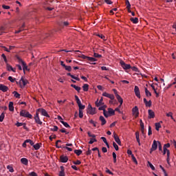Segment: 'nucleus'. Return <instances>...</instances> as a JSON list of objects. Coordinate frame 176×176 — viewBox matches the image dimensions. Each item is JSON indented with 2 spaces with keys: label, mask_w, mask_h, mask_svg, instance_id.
I'll return each mask as SVG.
<instances>
[{
  "label": "nucleus",
  "mask_w": 176,
  "mask_h": 176,
  "mask_svg": "<svg viewBox=\"0 0 176 176\" xmlns=\"http://www.w3.org/2000/svg\"><path fill=\"white\" fill-rule=\"evenodd\" d=\"M102 101L103 99L101 98L100 100H97V101L95 102L96 107L98 108L99 111H106L107 109V105L104 104Z\"/></svg>",
  "instance_id": "1"
},
{
  "label": "nucleus",
  "mask_w": 176,
  "mask_h": 176,
  "mask_svg": "<svg viewBox=\"0 0 176 176\" xmlns=\"http://www.w3.org/2000/svg\"><path fill=\"white\" fill-rule=\"evenodd\" d=\"M16 58L18 63H19V64L22 65V66H23V71L24 74H25L26 71H30V69H28V66H27V64L25 63L23 60L21 59V58H20V56L16 55Z\"/></svg>",
  "instance_id": "2"
},
{
  "label": "nucleus",
  "mask_w": 176,
  "mask_h": 176,
  "mask_svg": "<svg viewBox=\"0 0 176 176\" xmlns=\"http://www.w3.org/2000/svg\"><path fill=\"white\" fill-rule=\"evenodd\" d=\"M79 57H80L83 60H87L88 61H90L91 63H95V61H97V59L96 58L87 56L84 54H81L80 56H79Z\"/></svg>",
  "instance_id": "3"
},
{
  "label": "nucleus",
  "mask_w": 176,
  "mask_h": 176,
  "mask_svg": "<svg viewBox=\"0 0 176 176\" xmlns=\"http://www.w3.org/2000/svg\"><path fill=\"white\" fill-rule=\"evenodd\" d=\"M20 116H23V118H29V119H31L32 118V115L30 114L28 111H21L20 112Z\"/></svg>",
  "instance_id": "4"
},
{
  "label": "nucleus",
  "mask_w": 176,
  "mask_h": 176,
  "mask_svg": "<svg viewBox=\"0 0 176 176\" xmlns=\"http://www.w3.org/2000/svg\"><path fill=\"white\" fill-rule=\"evenodd\" d=\"M116 98H117L118 102H120V104L118 107L114 109V111H120V107H122V104H123V98H122V97L119 95H117Z\"/></svg>",
  "instance_id": "5"
},
{
  "label": "nucleus",
  "mask_w": 176,
  "mask_h": 176,
  "mask_svg": "<svg viewBox=\"0 0 176 176\" xmlns=\"http://www.w3.org/2000/svg\"><path fill=\"white\" fill-rule=\"evenodd\" d=\"M158 145H159V144L157 143V141L154 140L153 143L152 144V147L151 148L150 153H152V152H153L154 151H156V149H157V146Z\"/></svg>",
  "instance_id": "6"
},
{
  "label": "nucleus",
  "mask_w": 176,
  "mask_h": 176,
  "mask_svg": "<svg viewBox=\"0 0 176 176\" xmlns=\"http://www.w3.org/2000/svg\"><path fill=\"white\" fill-rule=\"evenodd\" d=\"M134 92L138 98H141V93L140 92V88L138 87V86H135Z\"/></svg>",
  "instance_id": "7"
},
{
  "label": "nucleus",
  "mask_w": 176,
  "mask_h": 176,
  "mask_svg": "<svg viewBox=\"0 0 176 176\" xmlns=\"http://www.w3.org/2000/svg\"><path fill=\"white\" fill-rule=\"evenodd\" d=\"M121 67H123L124 69H131V65L129 64H126L124 61L120 62Z\"/></svg>",
  "instance_id": "8"
},
{
  "label": "nucleus",
  "mask_w": 176,
  "mask_h": 176,
  "mask_svg": "<svg viewBox=\"0 0 176 176\" xmlns=\"http://www.w3.org/2000/svg\"><path fill=\"white\" fill-rule=\"evenodd\" d=\"M0 90L3 93H6V91L9 90V87H8V86L4 85L3 84H0Z\"/></svg>",
  "instance_id": "9"
},
{
  "label": "nucleus",
  "mask_w": 176,
  "mask_h": 176,
  "mask_svg": "<svg viewBox=\"0 0 176 176\" xmlns=\"http://www.w3.org/2000/svg\"><path fill=\"white\" fill-rule=\"evenodd\" d=\"M113 138L118 144L122 145V142H120V139L119 138V136H118V135L115 133H113Z\"/></svg>",
  "instance_id": "10"
},
{
  "label": "nucleus",
  "mask_w": 176,
  "mask_h": 176,
  "mask_svg": "<svg viewBox=\"0 0 176 176\" xmlns=\"http://www.w3.org/2000/svg\"><path fill=\"white\" fill-rule=\"evenodd\" d=\"M144 103L145 104L146 107H151L152 106V101L151 100H146V98L143 99Z\"/></svg>",
  "instance_id": "11"
},
{
  "label": "nucleus",
  "mask_w": 176,
  "mask_h": 176,
  "mask_svg": "<svg viewBox=\"0 0 176 176\" xmlns=\"http://www.w3.org/2000/svg\"><path fill=\"white\" fill-rule=\"evenodd\" d=\"M135 138H136L137 142L138 143L139 146H141V142L140 140V132L139 131L135 132Z\"/></svg>",
  "instance_id": "12"
},
{
  "label": "nucleus",
  "mask_w": 176,
  "mask_h": 176,
  "mask_svg": "<svg viewBox=\"0 0 176 176\" xmlns=\"http://www.w3.org/2000/svg\"><path fill=\"white\" fill-rule=\"evenodd\" d=\"M59 25L60 27H68V25H69V22L68 21H62L60 23H59Z\"/></svg>",
  "instance_id": "13"
},
{
  "label": "nucleus",
  "mask_w": 176,
  "mask_h": 176,
  "mask_svg": "<svg viewBox=\"0 0 176 176\" xmlns=\"http://www.w3.org/2000/svg\"><path fill=\"white\" fill-rule=\"evenodd\" d=\"M60 162H62V163H67L68 162V157L67 156H60Z\"/></svg>",
  "instance_id": "14"
},
{
  "label": "nucleus",
  "mask_w": 176,
  "mask_h": 176,
  "mask_svg": "<svg viewBox=\"0 0 176 176\" xmlns=\"http://www.w3.org/2000/svg\"><path fill=\"white\" fill-rule=\"evenodd\" d=\"M155 118V112L153 111H148V119H153Z\"/></svg>",
  "instance_id": "15"
},
{
  "label": "nucleus",
  "mask_w": 176,
  "mask_h": 176,
  "mask_svg": "<svg viewBox=\"0 0 176 176\" xmlns=\"http://www.w3.org/2000/svg\"><path fill=\"white\" fill-rule=\"evenodd\" d=\"M160 123H163V122L160 121V122H157L155 124V130H157V131H159V129H162V125L160 124Z\"/></svg>",
  "instance_id": "16"
},
{
  "label": "nucleus",
  "mask_w": 176,
  "mask_h": 176,
  "mask_svg": "<svg viewBox=\"0 0 176 176\" xmlns=\"http://www.w3.org/2000/svg\"><path fill=\"white\" fill-rule=\"evenodd\" d=\"M20 82H22L23 86H21V87H24L28 83V80L24 79L23 77L21 78Z\"/></svg>",
  "instance_id": "17"
},
{
  "label": "nucleus",
  "mask_w": 176,
  "mask_h": 176,
  "mask_svg": "<svg viewBox=\"0 0 176 176\" xmlns=\"http://www.w3.org/2000/svg\"><path fill=\"white\" fill-rule=\"evenodd\" d=\"M100 122H102V123H101L102 126H104V124H106L107 120H105V118H104V116H100Z\"/></svg>",
  "instance_id": "18"
},
{
  "label": "nucleus",
  "mask_w": 176,
  "mask_h": 176,
  "mask_svg": "<svg viewBox=\"0 0 176 176\" xmlns=\"http://www.w3.org/2000/svg\"><path fill=\"white\" fill-rule=\"evenodd\" d=\"M35 121L38 124H42V122L39 120V116H38V113H36V116L34 117Z\"/></svg>",
  "instance_id": "19"
},
{
  "label": "nucleus",
  "mask_w": 176,
  "mask_h": 176,
  "mask_svg": "<svg viewBox=\"0 0 176 176\" xmlns=\"http://www.w3.org/2000/svg\"><path fill=\"white\" fill-rule=\"evenodd\" d=\"M71 87H73L74 89H75V90H76V91H78V93H80L81 88L80 87H78L76 85L72 84Z\"/></svg>",
  "instance_id": "20"
},
{
  "label": "nucleus",
  "mask_w": 176,
  "mask_h": 176,
  "mask_svg": "<svg viewBox=\"0 0 176 176\" xmlns=\"http://www.w3.org/2000/svg\"><path fill=\"white\" fill-rule=\"evenodd\" d=\"M21 162L22 163V164L27 166L28 164V160L27 158H21Z\"/></svg>",
  "instance_id": "21"
},
{
  "label": "nucleus",
  "mask_w": 176,
  "mask_h": 176,
  "mask_svg": "<svg viewBox=\"0 0 176 176\" xmlns=\"http://www.w3.org/2000/svg\"><path fill=\"white\" fill-rule=\"evenodd\" d=\"M9 111H14V107H13V102H10L8 104Z\"/></svg>",
  "instance_id": "22"
},
{
  "label": "nucleus",
  "mask_w": 176,
  "mask_h": 176,
  "mask_svg": "<svg viewBox=\"0 0 176 176\" xmlns=\"http://www.w3.org/2000/svg\"><path fill=\"white\" fill-rule=\"evenodd\" d=\"M130 20L132 23H133V24H138V18L137 17L135 18L131 17Z\"/></svg>",
  "instance_id": "23"
},
{
  "label": "nucleus",
  "mask_w": 176,
  "mask_h": 176,
  "mask_svg": "<svg viewBox=\"0 0 176 176\" xmlns=\"http://www.w3.org/2000/svg\"><path fill=\"white\" fill-rule=\"evenodd\" d=\"M145 94L146 97L152 96V94L151 93V91H149V90H148V88H145Z\"/></svg>",
  "instance_id": "24"
},
{
  "label": "nucleus",
  "mask_w": 176,
  "mask_h": 176,
  "mask_svg": "<svg viewBox=\"0 0 176 176\" xmlns=\"http://www.w3.org/2000/svg\"><path fill=\"white\" fill-rule=\"evenodd\" d=\"M61 170L59 172V176H65L64 173V166H60Z\"/></svg>",
  "instance_id": "25"
},
{
  "label": "nucleus",
  "mask_w": 176,
  "mask_h": 176,
  "mask_svg": "<svg viewBox=\"0 0 176 176\" xmlns=\"http://www.w3.org/2000/svg\"><path fill=\"white\" fill-rule=\"evenodd\" d=\"M84 91H89V85L87 84H84L82 86Z\"/></svg>",
  "instance_id": "26"
},
{
  "label": "nucleus",
  "mask_w": 176,
  "mask_h": 176,
  "mask_svg": "<svg viewBox=\"0 0 176 176\" xmlns=\"http://www.w3.org/2000/svg\"><path fill=\"white\" fill-rule=\"evenodd\" d=\"M63 68H65L66 71H68V72L72 71V67L71 66L65 65Z\"/></svg>",
  "instance_id": "27"
},
{
  "label": "nucleus",
  "mask_w": 176,
  "mask_h": 176,
  "mask_svg": "<svg viewBox=\"0 0 176 176\" xmlns=\"http://www.w3.org/2000/svg\"><path fill=\"white\" fill-rule=\"evenodd\" d=\"M74 153L77 155V156H80L82 155V150L78 149V150H74Z\"/></svg>",
  "instance_id": "28"
},
{
  "label": "nucleus",
  "mask_w": 176,
  "mask_h": 176,
  "mask_svg": "<svg viewBox=\"0 0 176 176\" xmlns=\"http://www.w3.org/2000/svg\"><path fill=\"white\" fill-rule=\"evenodd\" d=\"M75 99L78 105H80V104H82V102H80V99H79V97H78V96H75Z\"/></svg>",
  "instance_id": "29"
},
{
  "label": "nucleus",
  "mask_w": 176,
  "mask_h": 176,
  "mask_svg": "<svg viewBox=\"0 0 176 176\" xmlns=\"http://www.w3.org/2000/svg\"><path fill=\"white\" fill-rule=\"evenodd\" d=\"M103 115L104 116H105L106 118H109V116H111L109 115V111H103Z\"/></svg>",
  "instance_id": "30"
},
{
  "label": "nucleus",
  "mask_w": 176,
  "mask_h": 176,
  "mask_svg": "<svg viewBox=\"0 0 176 176\" xmlns=\"http://www.w3.org/2000/svg\"><path fill=\"white\" fill-rule=\"evenodd\" d=\"M132 115H133L135 118H138V115H140V113L138 112V111H133Z\"/></svg>",
  "instance_id": "31"
},
{
  "label": "nucleus",
  "mask_w": 176,
  "mask_h": 176,
  "mask_svg": "<svg viewBox=\"0 0 176 176\" xmlns=\"http://www.w3.org/2000/svg\"><path fill=\"white\" fill-rule=\"evenodd\" d=\"M94 142H97V139L95 138H91L90 141L89 142V144H94Z\"/></svg>",
  "instance_id": "32"
},
{
  "label": "nucleus",
  "mask_w": 176,
  "mask_h": 176,
  "mask_svg": "<svg viewBox=\"0 0 176 176\" xmlns=\"http://www.w3.org/2000/svg\"><path fill=\"white\" fill-rule=\"evenodd\" d=\"M33 147L34 148V149L36 151H38V149H39V148H41V145H39L38 143L36 144H34L33 145Z\"/></svg>",
  "instance_id": "33"
},
{
  "label": "nucleus",
  "mask_w": 176,
  "mask_h": 176,
  "mask_svg": "<svg viewBox=\"0 0 176 176\" xmlns=\"http://www.w3.org/2000/svg\"><path fill=\"white\" fill-rule=\"evenodd\" d=\"M8 170H9L10 173H13L14 170L13 169V167L10 165H8L7 166Z\"/></svg>",
  "instance_id": "34"
},
{
  "label": "nucleus",
  "mask_w": 176,
  "mask_h": 176,
  "mask_svg": "<svg viewBox=\"0 0 176 176\" xmlns=\"http://www.w3.org/2000/svg\"><path fill=\"white\" fill-rule=\"evenodd\" d=\"M113 146L116 151H119V146L115 142H113Z\"/></svg>",
  "instance_id": "35"
},
{
  "label": "nucleus",
  "mask_w": 176,
  "mask_h": 176,
  "mask_svg": "<svg viewBox=\"0 0 176 176\" xmlns=\"http://www.w3.org/2000/svg\"><path fill=\"white\" fill-rule=\"evenodd\" d=\"M13 94L16 98H20V94H19L17 91H14Z\"/></svg>",
  "instance_id": "36"
},
{
  "label": "nucleus",
  "mask_w": 176,
  "mask_h": 176,
  "mask_svg": "<svg viewBox=\"0 0 176 176\" xmlns=\"http://www.w3.org/2000/svg\"><path fill=\"white\" fill-rule=\"evenodd\" d=\"M3 119H5V113H1L0 116V122H3Z\"/></svg>",
  "instance_id": "37"
},
{
  "label": "nucleus",
  "mask_w": 176,
  "mask_h": 176,
  "mask_svg": "<svg viewBox=\"0 0 176 176\" xmlns=\"http://www.w3.org/2000/svg\"><path fill=\"white\" fill-rule=\"evenodd\" d=\"M94 57H95L96 58H101V57H102V56L101 54L94 53Z\"/></svg>",
  "instance_id": "38"
},
{
  "label": "nucleus",
  "mask_w": 176,
  "mask_h": 176,
  "mask_svg": "<svg viewBox=\"0 0 176 176\" xmlns=\"http://www.w3.org/2000/svg\"><path fill=\"white\" fill-rule=\"evenodd\" d=\"M60 123H62V124H63V126H65V127H67V128H69L71 127L69 126V124H68L67 122H64V121H60Z\"/></svg>",
  "instance_id": "39"
},
{
  "label": "nucleus",
  "mask_w": 176,
  "mask_h": 176,
  "mask_svg": "<svg viewBox=\"0 0 176 176\" xmlns=\"http://www.w3.org/2000/svg\"><path fill=\"white\" fill-rule=\"evenodd\" d=\"M131 69H132V71H134L135 72H140V70H138V68H137V67L133 66V67H131Z\"/></svg>",
  "instance_id": "40"
},
{
  "label": "nucleus",
  "mask_w": 176,
  "mask_h": 176,
  "mask_svg": "<svg viewBox=\"0 0 176 176\" xmlns=\"http://www.w3.org/2000/svg\"><path fill=\"white\" fill-rule=\"evenodd\" d=\"M148 164L149 167L151 168V170H153V171H155V166H153V165L152 164V163H151L150 162H148Z\"/></svg>",
  "instance_id": "41"
},
{
  "label": "nucleus",
  "mask_w": 176,
  "mask_h": 176,
  "mask_svg": "<svg viewBox=\"0 0 176 176\" xmlns=\"http://www.w3.org/2000/svg\"><path fill=\"white\" fill-rule=\"evenodd\" d=\"M88 115H96L97 112L96 111H87Z\"/></svg>",
  "instance_id": "42"
},
{
  "label": "nucleus",
  "mask_w": 176,
  "mask_h": 176,
  "mask_svg": "<svg viewBox=\"0 0 176 176\" xmlns=\"http://www.w3.org/2000/svg\"><path fill=\"white\" fill-rule=\"evenodd\" d=\"M25 142H28V144H30L32 146L34 145V142H32L31 140H26Z\"/></svg>",
  "instance_id": "43"
},
{
  "label": "nucleus",
  "mask_w": 176,
  "mask_h": 176,
  "mask_svg": "<svg viewBox=\"0 0 176 176\" xmlns=\"http://www.w3.org/2000/svg\"><path fill=\"white\" fill-rule=\"evenodd\" d=\"M166 116H168V118H171V119H173V120H174V118H173V113H171V112L167 113Z\"/></svg>",
  "instance_id": "44"
},
{
  "label": "nucleus",
  "mask_w": 176,
  "mask_h": 176,
  "mask_svg": "<svg viewBox=\"0 0 176 176\" xmlns=\"http://www.w3.org/2000/svg\"><path fill=\"white\" fill-rule=\"evenodd\" d=\"M131 157H132L133 162L135 163V164H138V162H137V159H135V157L134 156V155H132Z\"/></svg>",
  "instance_id": "45"
},
{
  "label": "nucleus",
  "mask_w": 176,
  "mask_h": 176,
  "mask_svg": "<svg viewBox=\"0 0 176 176\" xmlns=\"http://www.w3.org/2000/svg\"><path fill=\"white\" fill-rule=\"evenodd\" d=\"M8 80H10V82H12V83H14V80H16V78H13V77L9 76V77H8Z\"/></svg>",
  "instance_id": "46"
},
{
  "label": "nucleus",
  "mask_w": 176,
  "mask_h": 176,
  "mask_svg": "<svg viewBox=\"0 0 176 176\" xmlns=\"http://www.w3.org/2000/svg\"><path fill=\"white\" fill-rule=\"evenodd\" d=\"M125 3L126 6V8H131V4H130V1H129V0H126Z\"/></svg>",
  "instance_id": "47"
},
{
  "label": "nucleus",
  "mask_w": 176,
  "mask_h": 176,
  "mask_svg": "<svg viewBox=\"0 0 176 176\" xmlns=\"http://www.w3.org/2000/svg\"><path fill=\"white\" fill-rule=\"evenodd\" d=\"M113 163H116V153L115 152L113 153Z\"/></svg>",
  "instance_id": "48"
},
{
  "label": "nucleus",
  "mask_w": 176,
  "mask_h": 176,
  "mask_svg": "<svg viewBox=\"0 0 176 176\" xmlns=\"http://www.w3.org/2000/svg\"><path fill=\"white\" fill-rule=\"evenodd\" d=\"M5 30H6L5 27L3 26L0 27V31L1 32L0 33V35H2V34H3V32L5 31Z\"/></svg>",
  "instance_id": "49"
},
{
  "label": "nucleus",
  "mask_w": 176,
  "mask_h": 176,
  "mask_svg": "<svg viewBox=\"0 0 176 176\" xmlns=\"http://www.w3.org/2000/svg\"><path fill=\"white\" fill-rule=\"evenodd\" d=\"M78 107H79V109L82 110V109H85V106L82 104V103H80V104H78Z\"/></svg>",
  "instance_id": "50"
},
{
  "label": "nucleus",
  "mask_w": 176,
  "mask_h": 176,
  "mask_svg": "<svg viewBox=\"0 0 176 176\" xmlns=\"http://www.w3.org/2000/svg\"><path fill=\"white\" fill-rule=\"evenodd\" d=\"M87 134L89 137H92V138H96V135L91 134L90 131L87 132Z\"/></svg>",
  "instance_id": "51"
},
{
  "label": "nucleus",
  "mask_w": 176,
  "mask_h": 176,
  "mask_svg": "<svg viewBox=\"0 0 176 176\" xmlns=\"http://www.w3.org/2000/svg\"><path fill=\"white\" fill-rule=\"evenodd\" d=\"M7 69L8 71H12V69H13V67L10 65L7 64Z\"/></svg>",
  "instance_id": "52"
},
{
  "label": "nucleus",
  "mask_w": 176,
  "mask_h": 176,
  "mask_svg": "<svg viewBox=\"0 0 176 176\" xmlns=\"http://www.w3.org/2000/svg\"><path fill=\"white\" fill-rule=\"evenodd\" d=\"M157 143H158L159 151H162V143H160L159 141H157Z\"/></svg>",
  "instance_id": "53"
},
{
  "label": "nucleus",
  "mask_w": 176,
  "mask_h": 176,
  "mask_svg": "<svg viewBox=\"0 0 176 176\" xmlns=\"http://www.w3.org/2000/svg\"><path fill=\"white\" fill-rule=\"evenodd\" d=\"M106 173H107V174L113 175V173H112L109 169H108V168H106Z\"/></svg>",
  "instance_id": "54"
},
{
  "label": "nucleus",
  "mask_w": 176,
  "mask_h": 176,
  "mask_svg": "<svg viewBox=\"0 0 176 176\" xmlns=\"http://www.w3.org/2000/svg\"><path fill=\"white\" fill-rule=\"evenodd\" d=\"M148 135H152V128L151 127V126H148Z\"/></svg>",
  "instance_id": "55"
},
{
  "label": "nucleus",
  "mask_w": 176,
  "mask_h": 176,
  "mask_svg": "<svg viewBox=\"0 0 176 176\" xmlns=\"http://www.w3.org/2000/svg\"><path fill=\"white\" fill-rule=\"evenodd\" d=\"M107 5H112L113 2L111 0H104Z\"/></svg>",
  "instance_id": "56"
},
{
  "label": "nucleus",
  "mask_w": 176,
  "mask_h": 176,
  "mask_svg": "<svg viewBox=\"0 0 176 176\" xmlns=\"http://www.w3.org/2000/svg\"><path fill=\"white\" fill-rule=\"evenodd\" d=\"M110 94H108L107 92H104L102 94L103 97H107V98L109 97Z\"/></svg>",
  "instance_id": "57"
},
{
  "label": "nucleus",
  "mask_w": 176,
  "mask_h": 176,
  "mask_svg": "<svg viewBox=\"0 0 176 176\" xmlns=\"http://www.w3.org/2000/svg\"><path fill=\"white\" fill-rule=\"evenodd\" d=\"M108 98H110V100H115V96H113V94H111L109 95Z\"/></svg>",
  "instance_id": "58"
},
{
  "label": "nucleus",
  "mask_w": 176,
  "mask_h": 176,
  "mask_svg": "<svg viewBox=\"0 0 176 176\" xmlns=\"http://www.w3.org/2000/svg\"><path fill=\"white\" fill-rule=\"evenodd\" d=\"M78 116L80 118H83V111H79Z\"/></svg>",
  "instance_id": "59"
},
{
  "label": "nucleus",
  "mask_w": 176,
  "mask_h": 176,
  "mask_svg": "<svg viewBox=\"0 0 176 176\" xmlns=\"http://www.w3.org/2000/svg\"><path fill=\"white\" fill-rule=\"evenodd\" d=\"M109 114L110 116H113L115 115V111H109Z\"/></svg>",
  "instance_id": "60"
},
{
  "label": "nucleus",
  "mask_w": 176,
  "mask_h": 176,
  "mask_svg": "<svg viewBox=\"0 0 176 176\" xmlns=\"http://www.w3.org/2000/svg\"><path fill=\"white\" fill-rule=\"evenodd\" d=\"M140 127L141 129H144V122H142V120H140Z\"/></svg>",
  "instance_id": "61"
},
{
  "label": "nucleus",
  "mask_w": 176,
  "mask_h": 176,
  "mask_svg": "<svg viewBox=\"0 0 176 176\" xmlns=\"http://www.w3.org/2000/svg\"><path fill=\"white\" fill-rule=\"evenodd\" d=\"M2 8H3V9H6V10L10 9V6H9L3 5Z\"/></svg>",
  "instance_id": "62"
},
{
  "label": "nucleus",
  "mask_w": 176,
  "mask_h": 176,
  "mask_svg": "<svg viewBox=\"0 0 176 176\" xmlns=\"http://www.w3.org/2000/svg\"><path fill=\"white\" fill-rule=\"evenodd\" d=\"M52 131H57V130H58V127L57 126H54L52 129Z\"/></svg>",
  "instance_id": "63"
},
{
  "label": "nucleus",
  "mask_w": 176,
  "mask_h": 176,
  "mask_svg": "<svg viewBox=\"0 0 176 176\" xmlns=\"http://www.w3.org/2000/svg\"><path fill=\"white\" fill-rule=\"evenodd\" d=\"M73 163H74V164L79 165V164H80L81 162L79 160H76V161L73 162Z\"/></svg>",
  "instance_id": "64"
}]
</instances>
